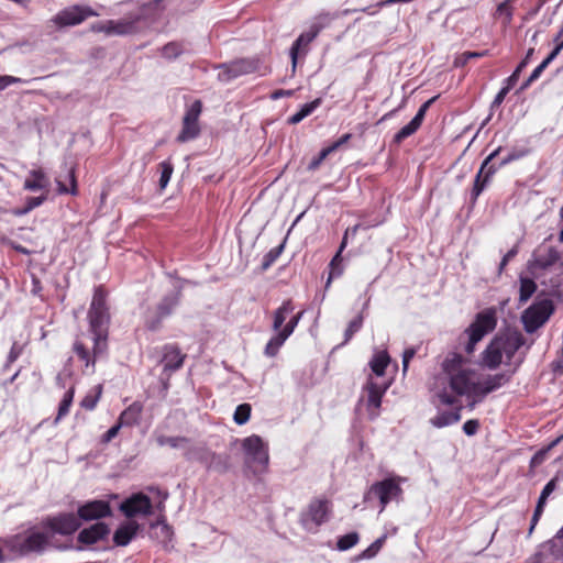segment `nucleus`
Wrapping results in <instances>:
<instances>
[{
    "instance_id": "obj_41",
    "label": "nucleus",
    "mask_w": 563,
    "mask_h": 563,
    "mask_svg": "<svg viewBox=\"0 0 563 563\" xmlns=\"http://www.w3.org/2000/svg\"><path fill=\"white\" fill-rule=\"evenodd\" d=\"M73 399H74V389L70 388L69 390L66 391L63 400L60 401V405L58 408V415L55 419V423H58L59 420L69 412V408L71 406Z\"/></svg>"
},
{
    "instance_id": "obj_6",
    "label": "nucleus",
    "mask_w": 563,
    "mask_h": 563,
    "mask_svg": "<svg viewBox=\"0 0 563 563\" xmlns=\"http://www.w3.org/2000/svg\"><path fill=\"white\" fill-rule=\"evenodd\" d=\"M496 322L497 319L494 309H486L479 312L463 333V339H465L464 351L467 354H472L475 351L476 344L495 329Z\"/></svg>"
},
{
    "instance_id": "obj_42",
    "label": "nucleus",
    "mask_w": 563,
    "mask_h": 563,
    "mask_svg": "<svg viewBox=\"0 0 563 563\" xmlns=\"http://www.w3.org/2000/svg\"><path fill=\"white\" fill-rule=\"evenodd\" d=\"M554 488H555V484H554L553 481L549 482L544 486V488H543V490L541 493V496L539 498V503L537 505V509H536L534 516H533V523L538 520V518H539V516H540V514H541V511L543 509V505H544L547 498L552 494Z\"/></svg>"
},
{
    "instance_id": "obj_5",
    "label": "nucleus",
    "mask_w": 563,
    "mask_h": 563,
    "mask_svg": "<svg viewBox=\"0 0 563 563\" xmlns=\"http://www.w3.org/2000/svg\"><path fill=\"white\" fill-rule=\"evenodd\" d=\"M496 322L497 319L494 309H486L479 312L463 333V339H465L464 351L467 354H472L475 351L476 344L495 329Z\"/></svg>"
},
{
    "instance_id": "obj_54",
    "label": "nucleus",
    "mask_w": 563,
    "mask_h": 563,
    "mask_svg": "<svg viewBox=\"0 0 563 563\" xmlns=\"http://www.w3.org/2000/svg\"><path fill=\"white\" fill-rule=\"evenodd\" d=\"M122 426H123V424L119 421V423H118V424H115V426H113L112 428H110V429L106 432V434H104V437H103V441H104V442H110L113 438H115V437H117V434H118V432H119V430L121 429V427H122Z\"/></svg>"
},
{
    "instance_id": "obj_61",
    "label": "nucleus",
    "mask_w": 563,
    "mask_h": 563,
    "mask_svg": "<svg viewBox=\"0 0 563 563\" xmlns=\"http://www.w3.org/2000/svg\"><path fill=\"white\" fill-rule=\"evenodd\" d=\"M322 162H323V161H321V159L319 158V156H318V157H316V158H313V159L311 161V163L309 164V169H316V168H318V166H319Z\"/></svg>"
},
{
    "instance_id": "obj_43",
    "label": "nucleus",
    "mask_w": 563,
    "mask_h": 563,
    "mask_svg": "<svg viewBox=\"0 0 563 563\" xmlns=\"http://www.w3.org/2000/svg\"><path fill=\"white\" fill-rule=\"evenodd\" d=\"M358 539L356 532L347 533L338 540L336 547L340 551H346L353 548L358 542Z\"/></svg>"
},
{
    "instance_id": "obj_17",
    "label": "nucleus",
    "mask_w": 563,
    "mask_h": 563,
    "mask_svg": "<svg viewBox=\"0 0 563 563\" xmlns=\"http://www.w3.org/2000/svg\"><path fill=\"white\" fill-rule=\"evenodd\" d=\"M200 113L201 103L197 100L186 111L183 122V129L177 137L179 142H187L198 136L200 131L198 123Z\"/></svg>"
},
{
    "instance_id": "obj_47",
    "label": "nucleus",
    "mask_w": 563,
    "mask_h": 563,
    "mask_svg": "<svg viewBox=\"0 0 563 563\" xmlns=\"http://www.w3.org/2000/svg\"><path fill=\"white\" fill-rule=\"evenodd\" d=\"M350 139V134H345L343 135L339 141L334 142L332 145L323 148L320 153H319V158L321 161L325 159L328 155H330L331 153H333L334 151H336L341 145H343L344 143H346Z\"/></svg>"
},
{
    "instance_id": "obj_50",
    "label": "nucleus",
    "mask_w": 563,
    "mask_h": 563,
    "mask_svg": "<svg viewBox=\"0 0 563 563\" xmlns=\"http://www.w3.org/2000/svg\"><path fill=\"white\" fill-rule=\"evenodd\" d=\"M362 327V318L357 317L352 320L346 329V340H349L355 332H357Z\"/></svg>"
},
{
    "instance_id": "obj_3",
    "label": "nucleus",
    "mask_w": 563,
    "mask_h": 563,
    "mask_svg": "<svg viewBox=\"0 0 563 563\" xmlns=\"http://www.w3.org/2000/svg\"><path fill=\"white\" fill-rule=\"evenodd\" d=\"M522 343L521 334L515 331L495 336L482 353V365L495 369L501 364H508Z\"/></svg>"
},
{
    "instance_id": "obj_20",
    "label": "nucleus",
    "mask_w": 563,
    "mask_h": 563,
    "mask_svg": "<svg viewBox=\"0 0 563 563\" xmlns=\"http://www.w3.org/2000/svg\"><path fill=\"white\" fill-rule=\"evenodd\" d=\"M142 526L137 520H124L113 533V543L117 547H126L141 531Z\"/></svg>"
},
{
    "instance_id": "obj_4",
    "label": "nucleus",
    "mask_w": 563,
    "mask_h": 563,
    "mask_svg": "<svg viewBox=\"0 0 563 563\" xmlns=\"http://www.w3.org/2000/svg\"><path fill=\"white\" fill-rule=\"evenodd\" d=\"M52 537L47 531L44 521L30 528L24 534L14 536L4 541L5 545L13 552L26 554L30 552H42L52 544Z\"/></svg>"
},
{
    "instance_id": "obj_53",
    "label": "nucleus",
    "mask_w": 563,
    "mask_h": 563,
    "mask_svg": "<svg viewBox=\"0 0 563 563\" xmlns=\"http://www.w3.org/2000/svg\"><path fill=\"white\" fill-rule=\"evenodd\" d=\"M478 422L476 420H468L464 423L463 430L467 435H473L477 432Z\"/></svg>"
},
{
    "instance_id": "obj_8",
    "label": "nucleus",
    "mask_w": 563,
    "mask_h": 563,
    "mask_svg": "<svg viewBox=\"0 0 563 563\" xmlns=\"http://www.w3.org/2000/svg\"><path fill=\"white\" fill-rule=\"evenodd\" d=\"M553 312L554 305L550 299L534 302L527 308L521 316L525 330L528 333L534 332L550 319Z\"/></svg>"
},
{
    "instance_id": "obj_24",
    "label": "nucleus",
    "mask_w": 563,
    "mask_h": 563,
    "mask_svg": "<svg viewBox=\"0 0 563 563\" xmlns=\"http://www.w3.org/2000/svg\"><path fill=\"white\" fill-rule=\"evenodd\" d=\"M109 532L110 529L106 523L98 522L81 530L78 534V541L85 544H93L107 537Z\"/></svg>"
},
{
    "instance_id": "obj_37",
    "label": "nucleus",
    "mask_w": 563,
    "mask_h": 563,
    "mask_svg": "<svg viewBox=\"0 0 563 563\" xmlns=\"http://www.w3.org/2000/svg\"><path fill=\"white\" fill-rule=\"evenodd\" d=\"M165 368L177 369L183 365L184 357L176 349H169L165 354Z\"/></svg>"
},
{
    "instance_id": "obj_32",
    "label": "nucleus",
    "mask_w": 563,
    "mask_h": 563,
    "mask_svg": "<svg viewBox=\"0 0 563 563\" xmlns=\"http://www.w3.org/2000/svg\"><path fill=\"white\" fill-rule=\"evenodd\" d=\"M319 104H320V99H316L309 103L303 104L298 112H296L288 119V122L291 124L299 123L306 117L311 114L319 107Z\"/></svg>"
},
{
    "instance_id": "obj_62",
    "label": "nucleus",
    "mask_w": 563,
    "mask_h": 563,
    "mask_svg": "<svg viewBox=\"0 0 563 563\" xmlns=\"http://www.w3.org/2000/svg\"><path fill=\"white\" fill-rule=\"evenodd\" d=\"M360 225H354L352 228H349L344 234H346L347 236L352 235L354 236L356 233H357V230H358Z\"/></svg>"
},
{
    "instance_id": "obj_31",
    "label": "nucleus",
    "mask_w": 563,
    "mask_h": 563,
    "mask_svg": "<svg viewBox=\"0 0 563 563\" xmlns=\"http://www.w3.org/2000/svg\"><path fill=\"white\" fill-rule=\"evenodd\" d=\"M101 394H102V386L101 385L95 386L82 398V400L80 401V406L86 410L95 409L100 397H101Z\"/></svg>"
},
{
    "instance_id": "obj_58",
    "label": "nucleus",
    "mask_w": 563,
    "mask_h": 563,
    "mask_svg": "<svg viewBox=\"0 0 563 563\" xmlns=\"http://www.w3.org/2000/svg\"><path fill=\"white\" fill-rule=\"evenodd\" d=\"M555 287L554 295L563 301V279Z\"/></svg>"
},
{
    "instance_id": "obj_22",
    "label": "nucleus",
    "mask_w": 563,
    "mask_h": 563,
    "mask_svg": "<svg viewBox=\"0 0 563 563\" xmlns=\"http://www.w3.org/2000/svg\"><path fill=\"white\" fill-rule=\"evenodd\" d=\"M434 100H435V97L429 99L420 107V109L418 110L415 118L408 124H406L404 128H401L399 130V132L395 135L396 142H398V143L401 142L406 137L413 134L420 128V125L424 119L427 110L429 109V107L432 104V102Z\"/></svg>"
},
{
    "instance_id": "obj_57",
    "label": "nucleus",
    "mask_w": 563,
    "mask_h": 563,
    "mask_svg": "<svg viewBox=\"0 0 563 563\" xmlns=\"http://www.w3.org/2000/svg\"><path fill=\"white\" fill-rule=\"evenodd\" d=\"M563 48V41L558 43L554 49L550 53V55L547 57L550 62H552L562 51Z\"/></svg>"
},
{
    "instance_id": "obj_36",
    "label": "nucleus",
    "mask_w": 563,
    "mask_h": 563,
    "mask_svg": "<svg viewBox=\"0 0 563 563\" xmlns=\"http://www.w3.org/2000/svg\"><path fill=\"white\" fill-rule=\"evenodd\" d=\"M387 533H384L380 538L374 541L368 548H366L358 556L357 560H368L374 558L383 548Z\"/></svg>"
},
{
    "instance_id": "obj_14",
    "label": "nucleus",
    "mask_w": 563,
    "mask_h": 563,
    "mask_svg": "<svg viewBox=\"0 0 563 563\" xmlns=\"http://www.w3.org/2000/svg\"><path fill=\"white\" fill-rule=\"evenodd\" d=\"M45 527L49 532L52 539L54 536H70L80 527L79 518L71 512L58 514L51 516L44 520Z\"/></svg>"
},
{
    "instance_id": "obj_11",
    "label": "nucleus",
    "mask_w": 563,
    "mask_h": 563,
    "mask_svg": "<svg viewBox=\"0 0 563 563\" xmlns=\"http://www.w3.org/2000/svg\"><path fill=\"white\" fill-rule=\"evenodd\" d=\"M330 503L325 499H314L301 512L300 522L308 531L314 532L328 520Z\"/></svg>"
},
{
    "instance_id": "obj_56",
    "label": "nucleus",
    "mask_w": 563,
    "mask_h": 563,
    "mask_svg": "<svg viewBox=\"0 0 563 563\" xmlns=\"http://www.w3.org/2000/svg\"><path fill=\"white\" fill-rule=\"evenodd\" d=\"M544 70V68L542 66H538L533 71L532 74L530 75V77L528 78L527 82L525 84V88L528 87L532 81H534L536 79H538L540 77V75L542 74V71Z\"/></svg>"
},
{
    "instance_id": "obj_2",
    "label": "nucleus",
    "mask_w": 563,
    "mask_h": 563,
    "mask_svg": "<svg viewBox=\"0 0 563 563\" xmlns=\"http://www.w3.org/2000/svg\"><path fill=\"white\" fill-rule=\"evenodd\" d=\"M108 313L106 308L104 294L97 290L93 295L92 302L89 310V323L91 335L81 338L76 341L74 349L79 357L86 362V366H93L95 360L89 357L88 346L86 341H91L93 355H100L107 347V323Z\"/></svg>"
},
{
    "instance_id": "obj_15",
    "label": "nucleus",
    "mask_w": 563,
    "mask_h": 563,
    "mask_svg": "<svg viewBox=\"0 0 563 563\" xmlns=\"http://www.w3.org/2000/svg\"><path fill=\"white\" fill-rule=\"evenodd\" d=\"M119 509L126 519L136 520L137 517L150 516L153 510V505L148 496L136 493L123 500Z\"/></svg>"
},
{
    "instance_id": "obj_40",
    "label": "nucleus",
    "mask_w": 563,
    "mask_h": 563,
    "mask_svg": "<svg viewBox=\"0 0 563 563\" xmlns=\"http://www.w3.org/2000/svg\"><path fill=\"white\" fill-rule=\"evenodd\" d=\"M251 410L252 408L249 404L239 405L233 415L234 422L239 426L245 424L250 420Z\"/></svg>"
},
{
    "instance_id": "obj_30",
    "label": "nucleus",
    "mask_w": 563,
    "mask_h": 563,
    "mask_svg": "<svg viewBox=\"0 0 563 563\" xmlns=\"http://www.w3.org/2000/svg\"><path fill=\"white\" fill-rule=\"evenodd\" d=\"M141 411V405L139 402H134L121 413L119 421L123 426L133 424L139 420Z\"/></svg>"
},
{
    "instance_id": "obj_52",
    "label": "nucleus",
    "mask_w": 563,
    "mask_h": 563,
    "mask_svg": "<svg viewBox=\"0 0 563 563\" xmlns=\"http://www.w3.org/2000/svg\"><path fill=\"white\" fill-rule=\"evenodd\" d=\"M45 199H46V196L29 198L27 202H26V207H25L27 209V212H30L32 209L41 206Z\"/></svg>"
},
{
    "instance_id": "obj_51",
    "label": "nucleus",
    "mask_w": 563,
    "mask_h": 563,
    "mask_svg": "<svg viewBox=\"0 0 563 563\" xmlns=\"http://www.w3.org/2000/svg\"><path fill=\"white\" fill-rule=\"evenodd\" d=\"M416 350L410 347L405 350L402 354V371L407 372L410 360L415 356Z\"/></svg>"
},
{
    "instance_id": "obj_38",
    "label": "nucleus",
    "mask_w": 563,
    "mask_h": 563,
    "mask_svg": "<svg viewBox=\"0 0 563 563\" xmlns=\"http://www.w3.org/2000/svg\"><path fill=\"white\" fill-rule=\"evenodd\" d=\"M158 167H159V173H161L159 181H158L159 189L164 190L167 187V185L172 178V175L174 173V167H173L172 163L168 161L162 162Z\"/></svg>"
},
{
    "instance_id": "obj_35",
    "label": "nucleus",
    "mask_w": 563,
    "mask_h": 563,
    "mask_svg": "<svg viewBox=\"0 0 563 563\" xmlns=\"http://www.w3.org/2000/svg\"><path fill=\"white\" fill-rule=\"evenodd\" d=\"M460 420L457 412H440L431 419V423L437 428H443L453 424Z\"/></svg>"
},
{
    "instance_id": "obj_59",
    "label": "nucleus",
    "mask_w": 563,
    "mask_h": 563,
    "mask_svg": "<svg viewBox=\"0 0 563 563\" xmlns=\"http://www.w3.org/2000/svg\"><path fill=\"white\" fill-rule=\"evenodd\" d=\"M410 1L411 0H384V1L379 2L378 5L382 8V7H387V5L397 3V2H410Z\"/></svg>"
},
{
    "instance_id": "obj_26",
    "label": "nucleus",
    "mask_w": 563,
    "mask_h": 563,
    "mask_svg": "<svg viewBox=\"0 0 563 563\" xmlns=\"http://www.w3.org/2000/svg\"><path fill=\"white\" fill-rule=\"evenodd\" d=\"M497 155V151H494L490 155H488V157L484 161L478 174H477V177H476V180H475V184H474V188H473V191H472V195H473V198L476 199L481 192L483 191L486 183L488 181L489 177L495 173V168H493L492 166L488 167V164L489 162Z\"/></svg>"
},
{
    "instance_id": "obj_7",
    "label": "nucleus",
    "mask_w": 563,
    "mask_h": 563,
    "mask_svg": "<svg viewBox=\"0 0 563 563\" xmlns=\"http://www.w3.org/2000/svg\"><path fill=\"white\" fill-rule=\"evenodd\" d=\"M406 479L400 476H390L383 481L374 483L369 489L365 493L364 499L371 500L376 497L380 503V512L384 511L387 504L396 500L398 501L402 495L401 484Z\"/></svg>"
},
{
    "instance_id": "obj_23",
    "label": "nucleus",
    "mask_w": 563,
    "mask_h": 563,
    "mask_svg": "<svg viewBox=\"0 0 563 563\" xmlns=\"http://www.w3.org/2000/svg\"><path fill=\"white\" fill-rule=\"evenodd\" d=\"M368 364L371 368L368 376L374 377L375 380H384L386 369L390 364V356L387 351L376 349Z\"/></svg>"
},
{
    "instance_id": "obj_33",
    "label": "nucleus",
    "mask_w": 563,
    "mask_h": 563,
    "mask_svg": "<svg viewBox=\"0 0 563 563\" xmlns=\"http://www.w3.org/2000/svg\"><path fill=\"white\" fill-rule=\"evenodd\" d=\"M536 290L537 285L531 278L527 276L520 277L519 300L521 302H526Z\"/></svg>"
},
{
    "instance_id": "obj_21",
    "label": "nucleus",
    "mask_w": 563,
    "mask_h": 563,
    "mask_svg": "<svg viewBox=\"0 0 563 563\" xmlns=\"http://www.w3.org/2000/svg\"><path fill=\"white\" fill-rule=\"evenodd\" d=\"M110 514V505L104 500H92L78 508V518L86 521L108 517Z\"/></svg>"
},
{
    "instance_id": "obj_9",
    "label": "nucleus",
    "mask_w": 563,
    "mask_h": 563,
    "mask_svg": "<svg viewBox=\"0 0 563 563\" xmlns=\"http://www.w3.org/2000/svg\"><path fill=\"white\" fill-rule=\"evenodd\" d=\"M241 448L249 465L266 467L269 462L268 442L257 434L241 440Z\"/></svg>"
},
{
    "instance_id": "obj_29",
    "label": "nucleus",
    "mask_w": 563,
    "mask_h": 563,
    "mask_svg": "<svg viewBox=\"0 0 563 563\" xmlns=\"http://www.w3.org/2000/svg\"><path fill=\"white\" fill-rule=\"evenodd\" d=\"M294 311V307L289 301H285L274 314L273 328L275 331H280V327L286 321L288 316H290Z\"/></svg>"
},
{
    "instance_id": "obj_49",
    "label": "nucleus",
    "mask_w": 563,
    "mask_h": 563,
    "mask_svg": "<svg viewBox=\"0 0 563 563\" xmlns=\"http://www.w3.org/2000/svg\"><path fill=\"white\" fill-rule=\"evenodd\" d=\"M22 79L14 76L2 75L0 76V91L4 90L8 86L21 82Z\"/></svg>"
},
{
    "instance_id": "obj_1",
    "label": "nucleus",
    "mask_w": 563,
    "mask_h": 563,
    "mask_svg": "<svg viewBox=\"0 0 563 563\" xmlns=\"http://www.w3.org/2000/svg\"><path fill=\"white\" fill-rule=\"evenodd\" d=\"M507 379L504 374L483 375L471 358L453 353L443 361L442 376L435 379L431 390L434 400L442 405H456L464 397L473 408Z\"/></svg>"
},
{
    "instance_id": "obj_44",
    "label": "nucleus",
    "mask_w": 563,
    "mask_h": 563,
    "mask_svg": "<svg viewBox=\"0 0 563 563\" xmlns=\"http://www.w3.org/2000/svg\"><path fill=\"white\" fill-rule=\"evenodd\" d=\"M68 178H69L70 187H67L60 179L56 180L57 186H58V192L76 195L77 194V184H76L75 173L73 169L69 170Z\"/></svg>"
},
{
    "instance_id": "obj_19",
    "label": "nucleus",
    "mask_w": 563,
    "mask_h": 563,
    "mask_svg": "<svg viewBox=\"0 0 563 563\" xmlns=\"http://www.w3.org/2000/svg\"><path fill=\"white\" fill-rule=\"evenodd\" d=\"M301 316H302V312H299L296 316H292L289 319V321L286 323V325L280 331H277L278 333L276 335H274L266 344V347H265L266 355L275 356L277 354L280 346L288 339V336L294 332Z\"/></svg>"
},
{
    "instance_id": "obj_34",
    "label": "nucleus",
    "mask_w": 563,
    "mask_h": 563,
    "mask_svg": "<svg viewBox=\"0 0 563 563\" xmlns=\"http://www.w3.org/2000/svg\"><path fill=\"white\" fill-rule=\"evenodd\" d=\"M168 313L169 309L162 307H159L155 312L148 311L144 317L146 327L151 330H156L162 319L165 318Z\"/></svg>"
},
{
    "instance_id": "obj_18",
    "label": "nucleus",
    "mask_w": 563,
    "mask_h": 563,
    "mask_svg": "<svg viewBox=\"0 0 563 563\" xmlns=\"http://www.w3.org/2000/svg\"><path fill=\"white\" fill-rule=\"evenodd\" d=\"M559 261V254L551 247L539 249L529 263L531 275L538 277L540 271L550 269Z\"/></svg>"
},
{
    "instance_id": "obj_27",
    "label": "nucleus",
    "mask_w": 563,
    "mask_h": 563,
    "mask_svg": "<svg viewBox=\"0 0 563 563\" xmlns=\"http://www.w3.org/2000/svg\"><path fill=\"white\" fill-rule=\"evenodd\" d=\"M49 179L42 169H33L24 181V189L35 191L47 189Z\"/></svg>"
},
{
    "instance_id": "obj_13",
    "label": "nucleus",
    "mask_w": 563,
    "mask_h": 563,
    "mask_svg": "<svg viewBox=\"0 0 563 563\" xmlns=\"http://www.w3.org/2000/svg\"><path fill=\"white\" fill-rule=\"evenodd\" d=\"M100 13L88 5H71L60 10L51 19V23L57 27L80 24L90 16H99Z\"/></svg>"
},
{
    "instance_id": "obj_28",
    "label": "nucleus",
    "mask_w": 563,
    "mask_h": 563,
    "mask_svg": "<svg viewBox=\"0 0 563 563\" xmlns=\"http://www.w3.org/2000/svg\"><path fill=\"white\" fill-rule=\"evenodd\" d=\"M153 530V537L157 539L162 544L167 545L173 539V529L164 520H157L151 525Z\"/></svg>"
},
{
    "instance_id": "obj_46",
    "label": "nucleus",
    "mask_w": 563,
    "mask_h": 563,
    "mask_svg": "<svg viewBox=\"0 0 563 563\" xmlns=\"http://www.w3.org/2000/svg\"><path fill=\"white\" fill-rule=\"evenodd\" d=\"M497 16L504 20V23L508 24L511 21L512 10L511 1L506 0L497 7Z\"/></svg>"
},
{
    "instance_id": "obj_63",
    "label": "nucleus",
    "mask_w": 563,
    "mask_h": 563,
    "mask_svg": "<svg viewBox=\"0 0 563 563\" xmlns=\"http://www.w3.org/2000/svg\"><path fill=\"white\" fill-rule=\"evenodd\" d=\"M290 93H291L290 91H283V90H279V91L274 92L272 97H273L274 99H277V98H279V97H284V96H290Z\"/></svg>"
},
{
    "instance_id": "obj_64",
    "label": "nucleus",
    "mask_w": 563,
    "mask_h": 563,
    "mask_svg": "<svg viewBox=\"0 0 563 563\" xmlns=\"http://www.w3.org/2000/svg\"><path fill=\"white\" fill-rule=\"evenodd\" d=\"M12 213H13L14 216H23V214L27 213V209H26V208H23V209H14V210H12Z\"/></svg>"
},
{
    "instance_id": "obj_45",
    "label": "nucleus",
    "mask_w": 563,
    "mask_h": 563,
    "mask_svg": "<svg viewBox=\"0 0 563 563\" xmlns=\"http://www.w3.org/2000/svg\"><path fill=\"white\" fill-rule=\"evenodd\" d=\"M183 53V47L180 44L172 42L165 45L162 49L163 57L167 59H173L178 57Z\"/></svg>"
},
{
    "instance_id": "obj_48",
    "label": "nucleus",
    "mask_w": 563,
    "mask_h": 563,
    "mask_svg": "<svg viewBox=\"0 0 563 563\" xmlns=\"http://www.w3.org/2000/svg\"><path fill=\"white\" fill-rule=\"evenodd\" d=\"M533 54V48H530L528 52H527V55L525 57V59L518 65V67L515 69V71L512 73V75L507 79V82L509 85H515L516 81L518 80L519 76H520V73L522 71V69L526 67V65L528 64V60L529 58L532 56Z\"/></svg>"
},
{
    "instance_id": "obj_55",
    "label": "nucleus",
    "mask_w": 563,
    "mask_h": 563,
    "mask_svg": "<svg viewBox=\"0 0 563 563\" xmlns=\"http://www.w3.org/2000/svg\"><path fill=\"white\" fill-rule=\"evenodd\" d=\"M512 86H514V85H509V84L507 82V86H506V87H504V88H503V89H501V90L496 95V97H495V99H494V101H493V106H499V104L504 101V99H505L506 95L508 93V91L510 90V88H511Z\"/></svg>"
},
{
    "instance_id": "obj_39",
    "label": "nucleus",
    "mask_w": 563,
    "mask_h": 563,
    "mask_svg": "<svg viewBox=\"0 0 563 563\" xmlns=\"http://www.w3.org/2000/svg\"><path fill=\"white\" fill-rule=\"evenodd\" d=\"M341 263H342V256H341L340 252H338L330 263V273H329V277H328L325 287L330 286L332 279L334 277H339L342 275L343 266Z\"/></svg>"
},
{
    "instance_id": "obj_25",
    "label": "nucleus",
    "mask_w": 563,
    "mask_h": 563,
    "mask_svg": "<svg viewBox=\"0 0 563 563\" xmlns=\"http://www.w3.org/2000/svg\"><path fill=\"white\" fill-rule=\"evenodd\" d=\"M254 70V65L247 60H238L230 65H223L219 71V78L229 81L242 74H247Z\"/></svg>"
},
{
    "instance_id": "obj_10",
    "label": "nucleus",
    "mask_w": 563,
    "mask_h": 563,
    "mask_svg": "<svg viewBox=\"0 0 563 563\" xmlns=\"http://www.w3.org/2000/svg\"><path fill=\"white\" fill-rule=\"evenodd\" d=\"M331 21L332 16L330 14H319L310 22L307 30L299 35L290 49L292 69L296 68L299 51L312 42L324 27L330 25Z\"/></svg>"
},
{
    "instance_id": "obj_16",
    "label": "nucleus",
    "mask_w": 563,
    "mask_h": 563,
    "mask_svg": "<svg viewBox=\"0 0 563 563\" xmlns=\"http://www.w3.org/2000/svg\"><path fill=\"white\" fill-rule=\"evenodd\" d=\"M92 32L103 33L107 36L126 35L135 30V20H107L96 22L90 26Z\"/></svg>"
},
{
    "instance_id": "obj_60",
    "label": "nucleus",
    "mask_w": 563,
    "mask_h": 563,
    "mask_svg": "<svg viewBox=\"0 0 563 563\" xmlns=\"http://www.w3.org/2000/svg\"><path fill=\"white\" fill-rule=\"evenodd\" d=\"M515 254H516V251H515V250L509 251V252L504 256V258H503V261H501V264H500V267L503 268V267L507 264V262H508L512 256H515Z\"/></svg>"
},
{
    "instance_id": "obj_12",
    "label": "nucleus",
    "mask_w": 563,
    "mask_h": 563,
    "mask_svg": "<svg viewBox=\"0 0 563 563\" xmlns=\"http://www.w3.org/2000/svg\"><path fill=\"white\" fill-rule=\"evenodd\" d=\"M390 385L389 380H375L368 376L362 401L365 402L368 415L372 419L376 418L382 405V398Z\"/></svg>"
}]
</instances>
